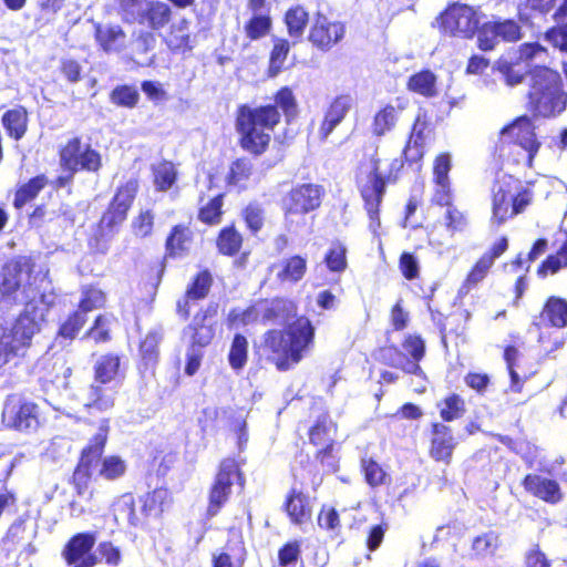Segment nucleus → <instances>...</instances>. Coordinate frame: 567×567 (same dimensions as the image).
Segmentation results:
<instances>
[{"mask_svg":"<svg viewBox=\"0 0 567 567\" xmlns=\"http://www.w3.org/2000/svg\"><path fill=\"white\" fill-rule=\"evenodd\" d=\"M166 43L172 50H186L190 48L188 22L186 20L172 25L166 37Z\"/></svg>","mask_w":567,"mask_h":567,"instance_id":"nucleus-44","label":"nucleus"},{"mask_svg":"<svg viewBox=\"0 0 567 567\" xmlns=\"http://www.w3.org/2000/svg\"><path fill=\"white\" fill-rule=\"evenodd\" d=\"M528 102L532 111L544 117L561 113L567 105L560 74L546 66H534L529 79Z\"/></svg>","mask_w":567,"mask_h":567,"instance_id":"nucleus-4","label":"nucleus"},{"mask_svg":"<svg viewBox=\"0 0 567 567\" xmlns=\"http://www.w3.org/2000/svg\"><path fill=\"white\" fill-rule=\"evenodd\" d=\"M120 375V358L107 354L101 357L94 365L95 382L105 385L115 381Z\"/></svg>","mask_w":567,"mask_h":567,"instance_id":"nucleus-30","label":"nucleus"},{"mask_svg":"<svg viewBox=\"0 0 567 567\" xmlns=\"http://www.w3.org/2000/svg\"><path fill=\"white\" fill-rule=\"evenodd\" d=\"M2 124L11 137L20 140L28 126L27 111L23 107L7 111L2 116Z\"/></svg>","mask_w":567,"mask_h":567,"instance_id":"nucleus-31","label":"nucleus"},{"mask_svg":"<svg viewBox=\"0 0 567 567\" xmlns=\"http://www.w3.org/2000/svg\"><path fill=\"white\" fill-rule=\"evenodd\" d=\"M501 545L499 535L493 530L476 536L472 542L473 555L477 558L492 557Z\"/></svg>","mask_w":567,"mask_h":567,"instance_id":"nucleus-32","label":"nucleus"},{"mask_svg":"<svg viewBox=\"0 0 567 567\" xmlns=\"http://www.w3.org/2000/svg\"><path fill=\"white\" fill-rule=\"evenodd\" d=\"M487 32H496L501 40L513 42L522 38L519 24L514 20L489 21Z\"/></svg>","mask_w":567,"mask_h":567,"instance_id":"nucleus-43","label":"nucleus"},{"mask_svg":"<svg viewBox=\"0 0 567 567\" xmlns=\"http://www.w3.org/2000/svg\"><path fill=\"white\" fill-rule=\"evenodd\" d=\"M216 319L210 310L198 312L195 315L192 323L186 328L185 333L188 334L194 344L199 347L208 346L215 337Z\"/></svg>","mask_w":567,"mask_h":567,"instance_id":"nucleus-19","label":"nucleus"},{"mask_svg":"<svg viewBox=\"0 0 567 567\" xmlns=\"http://www.w3.org/2000/svg\"><path fill=\"white\" fill-rule=\"evenodd\" d=\"M114 320L111 315H101L99 316L93 327L87 331L85 337L94 339L96 342H104L110 339L109 328L112 321Z\"/></svg>","mask_w":567,"mask_h":567,"instance_id":"nucleus-55","label":"nucleus"},{"mask_svg":"<svg viewBox=\"0 0 567 567\" xmlns=\"http://www.w3.org/2000/svg\"><path fill=\"white\" fill-rule=\"evenodd\" d=\"M545 53V50L535 43H526L518 50L499 58L494 70L501 75L502 81L509 87L522 84L526 76L532 78L534 66L532 62Z\"/></svg>","mask_w":567,"mask_h":567,"instance_id":"nucleus-7","label":"nucleus"},{"mask_svg":"<svg viewBox=\"0 0 567 567\" xmlns=\"http://www.w3.org/2000/svg\"><path fill=\"white\" fill-rule=\"evenodd\" d=\"M326 264L331 271L341 272L347 267L346 248L336 244L326 256Z\"/></svg>","mask_w":567,"mask_h":567,"instance_id":"nucleus-58","label":"nucleus"},{"mask_svg":"<svg viewBox=\"0 0 567 567\" xmlns=\"http://www.w3.org/2000/svg\"><path fill=\"white\" fill-rule=\"evenodd\" d=\"M504 141H509L520 145L528 154V163L539 148V143L534 133V126L527 116L515 120L512 124L504 127L501 132Z\"/></svg>","mask_w":567,"mask_h":567,"instance_id":"nucleus-15","label":"nucleus"},{"mask_svg":"<svg viewBox=\"0 0 567 567\" xmlns=\"http://www.w3.org/2000/svg\"><path fill=\"white\" fill-rule=\"evenodd\" d=\"M47 312L45 303H30L10 328L0 327V369L25 355L33 337L41 330Z\"/></svg>","mask_w":567,"mask_h":567,"instance_id":"nucleus-2","label":"nucleus"},{"mask_svg":"<svg viewBox=\"0 0 567 567\" xmlns=\"http://www.w3.org/2000/svg\"><path fill=\"white\" fill-rule=\"evenodd\" d=\"M440 29L453 37L471 38L478 28V17L473 8L454 3L437 19Z\"/></svg>","mask_w":567,"mask_h":567,"instance_id":"nucleus-9","label":"nucleus"},{"mask_svg":"<svg viewBox=\"0 0 567 567\" xmlns=\"http://www.w3.org/2000/svg\"><path fill=\"white\" fill-rule=\"evenodd\" d=\"M44 281V277L40 279V285L37 284L35 277L31 281L30 267L27 261H11L3 268L0 282L1 298L2 300L12 298L17 302H24V309L30 303L39 306L45 303L49 309L53 302V297L40 292V287Z\"/></svg>","mask_w":567,"mask_h":567,"instance_id":"nucleus-5","label":"nucleus"},{"mask_svg":"<svg viewBox=\"0 0 567 567\" xmlns=\"http://www.w3.org/2000/svg\"><path fill=\"white\" fill-rule=\"evenodd\" d=\"M408 89L423 96H434L436 95V76L431 71H421L409 79Z\"/></svg>","mask_w":567,"mask_h":567,"instance_id":"nucleus-35","label":"nucleus"},{"mask_svg":"<svg viewBox=\"0 0 567 567\" xmlns=\"http://www.w3.org/2000/svg\"><path fill=\"white\" fill-rule=\"evenodd\" d=\"M190 231L185 226H175L166 240V250L169 256H181L188 250Z\"/></svg>","mask_w":567,"mask_h":567,"instance_id":"nucleus-36","label":"nucleus"},{"mask_svg":"<svg viewBox=\"0 0 567 567\" xmlns=\"http://www.w3.org/2000/svg\"><path fill=\"white\" fill-rule=\"evenodd\" d=\"M512 179L498 183L494 188L493 195V218L497 223H503L507 217L512 216L511 203H513V195L511 194L509 186Z\"/></svg>","mask_w":567,"mask_h":567,"instance_id":"nucleus-27","label":"nucleus"},{"mask_svg":"<svg viewBox=\"0 0 567 567\" xmlns=\"http://www.w3.org/2000/svg\"><path fill=\"white\" fill-rule=\"evenodd\" d=\"M334 433V425L328 419H322L310 431V440L316 445L330 446L332 442V434Z\"/></svg>","mask_w":567,"mask_h":567,"instance_id":"nucleus-50","label":"nucleus"},{"mask_svg":"<svg viewBox=\"0 0 567 567\" xmlns=\"http://www.w3.org/2000/svg\"><path fill=\"white\" fill-rule=\"evenodd\" d=\"M95 38L106 52H118L125 47L126 37L118 25H97Z\"/></svg>","mask_w":567,"mask_h":567,"instance_id":"nucleus-29","label":"nucleus"},{"mask_svg":"<svg viewBox=\"0 0 567 567\" xmlns=\"http://www.w3.org/2000/svg\"><path fill=\"white\" fill-rule=\"evenodd\" d=\"M248 341L241 334H236L228 354L229 364L235 370H240L247 362Z\"/></svg>","mask_w":567,"mask_h":567,"instance_id":"nucleus-45","label":"nucleus"},{"mask_svg":"<svg viewBox=\"0 0 567 567\" xmlns=\"http://www.w3.org/2000/svg\"><path fill=\"white\" fill-rule=\"evenodd\" d=\"M353 99L350 95H340L330 104L319 128L321 140H326L332 131L342 122L352 107Z\"/></svg>","mask_w":567,"mask_h":567,"instance_id":"nucleus-20","label":"nucleus"},{"mask_svg":"<svg viewBox=\"0 0 567 567\" xmlns=\"http://www.w3.org/2000/svg\"><path fill=\"white\" fill-rule=\"evenodd\" d=\"M154 215L150 210L141 212L133 220V231L138 237H146L152 233Z\"/></svg>","mask_w":567,"mask_h":567,"instance_id":"nucleus-64","label":"nucleus"},{"mask_svg":"<svg viewBox=\"0 0 567 567\" xmlns=\"http://www.w3.org/2000/svg\"><path fill=\"white\" fill-rule=\"evenodd\" d=\"M110 431V420L103 417L99 421L97 431L92 437L89 446L83 450L82 457L79 465L78 473L81 472L82 468H89L93 461L99 460L102 455L104 445L107 440V434Z\"/></svg>","mask_w":567,"mask_h":567,"instance_id":"nucleus-24","label":"nucleus"},{"mask_svg":"<svg viewBox=\"0 0 567 567\" xmlns=\"http://www.w3.org/2000/svg\"><path fill=\"white\" fill-rule=\"evenodd\" d=\"M542 316L553 327H567V301L556 297L549 298Z\"/></svg>","mask_w":567,"mask_h":567,"instance_id":"nucleus-33","label":"nucleus"},{"mask_svg":"<svg viewBox=\"0 0 567 567\" xmlns=\"http://www.w3.org/2000/svg\"><path fill=\"white\" fill-rule=\"evenodd\" d=\"M116 391L112 386L92 383L83 395V405L91 414L105 413L115 405Z\"/></svg>","mask_w":567,"mask_h":567,"instance_id":"nucleus-18","label":"nucleus"},{"mask_svg":"<svg viewBox=\"0 0 567 567\" xmlns=\"http://www.w3.org/2000/svg\"><path fill=\"white\" fill-rule=\"evenodd\" d=\"M402 167L403 163L399 158L371 157L359 169L357 181L370 219L369 228L373 234L381 226L379 206L385 193V184L395 181Z\"/></svg>","mask_w":567,"mask_h":567,"instance_id":"nucleus-1","label":"nucleus"},{"mask_svg":"<svg viewBox=\"0 0 567 567\" xmlns=\"http://www.w3.org/2000/svg\"><path fill=\"white\" fill-rule=\"evenodd\" d=\"M83 153L84 144L78 137L72 138L61 151L62 166L69 171H78Z\"/></svg>","mask_w":567,"mask_h":567,"instance_id":"nucleus-40","label":"nucleus"},{"mask_svg":"<svg viewBox=\"0 0 567 567\" xmlns=\"http://www.w3.org/2000/svg\"><path fill=\"white\" fill-rule=\"evenodd\" d=\"M136 192L137 182L135 181H130L120 187L110 208L102 216L101 224L106 227H113L122 223L125 219L127 210L134 200Z\"/></svg>","mask_w":567,"mask_h":567,"instance_id":"nucleus-17","label":"nucleus"},{"mask_svg":"<svg viewBox=\"0 0 567 567\" xmlns=\"http://www.w3.org/2000/svg\"><path fill=\"white\" fill-rule=\"evenodd\" d=\"M308 21V12L300 6L289 9L285 16L289 35L297 39L301 38L303 34Z\"/></svg>","mask_w":567,"mask_h":567,"instance_id":"nucleus-39","label":"nucleus"},{"mask_svg":"<svg viewBox=\"0 0 567 567\" xmlns=\"http://www.w3.org/2000/svg\"><path fill=\"white\" fill-rule=\"evenodd\" d=\"M95 536L90 533L78 534L68 543L63 556L71 567H94L97 558L91 554Z\"/></svg>","mask_w":567,"mask_h":567,"instance_id":"nucleus-16","label":"nucleus"},{"mask_svg":"<svg viewBox=\"0 0 567 567\" xmlns=\"http://www.w3.org/2000/svg\"><path fill=\"white\" fill-rule=\"evenodd\" d=\"M524 487L534 496L548 503H557L561 499L558 483L539 475H527L524 480Z\"/></svg>","mask_w":567,"mask_h":567,"instance_id":"nucleus-23","label":"nucleus"},{"mask_svg":"<svg viewBox=\"0 0 567 567\" xmlns=\"http://www.w3.org/2000/svg\"><path fill=\"white\" fill-rule=\"evenodd\" d=\"M289 50L290 45L287 40L281 39L275 43L269 61L268 72L270 76H277L281 72Z\"/></svg>","mask_w":567,"mask_h":567,"instance_id":"nucleus-49","label":"nucleus"},{"mask_svg":"<svg viewBox=\"0 0 567 567\" xmlns=\"http://www.w3.org/2000/svg\"><path fill=\"white\" fill-rule=\"evenodd\" d=\"M168 501V491L166 488H156L140 497L137 511L133 495L124 494L117 501L115 511L118 515L126 518L130 524L136 526L142 524L147 517L159 516Z\"/></svg>","mask_w":567,"mask_h":567,"instance_id":"nucleus-8","label":"nucleus"},{"mask_svg":"<svg viewBox=\"0 0 567 567\" xmlns=\"http://www.w3.org/2000/svg\"><path fill=\"white\" fill-rule=\"evenodd\" d=\"M126 465L118 456H109L103 460L100 475L106 480H114L124 474Z\"/></svg>","mask_w":567,"mask_h":567,"instance_id":"nucleus-56","label":"nucleus"},{"mask_svg":"<svg viewBox=\"0 0 567 567\" xmlns=\"http://www.w3.org/2000/svg\"><path fill=\"white\" fill-rule=\"evenodd\" d=\"M452 168V159L449 153L437 155L433 163V182H450L449 173Z\"/></svg>","mask_w":567,"mask_h":567,"instance_id":"nucleus-59","label":"nucleus"},{"mask_svg":"<svg viewBox=\"0 0 567 567\" xmlns=\"http://www.w3.org/2000/svg\"><path fill=\"white\" fill-rule=\"evenodd\" d=\"M440 415L451 422L463 416L465 413V402L458 394H451L439 403Z\"/></svg>","mask_w":567,"mask_h":567,"instance_id":"nucleus-42","label":"nucleus"},{"mask_svg":"<svg viewBox=\"0 0 567 567\" xmlns=\"http://www.w3.org/2000/svg\"><path fill=\"white\" fill-rule=\"evenodd\" d=\"M86 322V316L81 311L73 312L60 327L58 337L73 340Z\"/></svg>","mask_w":567,"mask_h":567,"instance_id":"nucleus-52","label":"nucleus"},{"mask_svg":"<svg viewBox=\"0 0 567 567\" xmlns=\"http://www.w3.org/2000/svg\"><path fill=\"white\" fill-rule=\"evenodd\" d=\"M223 207V196L215 195L199 208L198 218L206 224H217L220 221Z\"/></svg>","mask_w":567,"mask_h":567,"instance_id":"nucleus-51","label":"nucleus"},{"mask_svg":"<svg viewBox=\"0 0 567 567\" xmlns=\"http://www.w3.org/2000/svg\"><path fill=\"white\" fill-rule=\"evenodd\" d=\"M212 285V277L207 271L197 275L185 297L177 302V311L185 319L189 316V301L203 299L207 296Z\"/></svg>","mask_w":567,"mask_h":567,"instance_id":"nucleus-25","label":"nucleus"},{"mask_svg":"<svg viewBox=\"0 0 567 567\" xmlns=\"http://www.w3.org/2000/svg\"><path fill=\"white\" fill-rule=\"evenodd\" d=\"M219 250L225 255L236 254L241 246V236L234 228H225L217 241Z\"/></svg>","mask_w":567,"mask_h":567,"instance_id":"nucleus-53","label":"nucleus"},{"mask_svg":"<svg viewBox=\"0 0 567 567\" xmlns=\"http://www.w3.org/2000/svg\"><path fill=\"white\" fill-rule=\"evenodd\" d=\"M257 310L255 307L239 310L235 309L228 315V324L231 329H238L247 326L257 319Z\"/></svg>","mask_w":567,"mask_h":567,"instance_id":"nucleus-60","label":"nucleus"},{"mask_svg":"<svg viewBox=\"0 0 567 567\" xmlns=\"http://www.w3.org/2000/svg\"><path fill=\"white\" fill-rule=\"evenodd\" d=\"M111 100L113 103L132 107L134 106L138 101V93L135 89L130 86H121L115 89L111 94Z\"/></svg>","mask_w":567,"mask_h":567,"instance_id":"nucleus-62","label":"nucleus"},{"mask_svg":"<svg viewBox=\"0 0 567 567\" xmlns=\"http://www.w3.org/2000/svg\"><path fill=\"white\" fill-rule=\"evenodd\" d=\"M456 443L451 429L444 424H434L431 456L436 461L449 463Z\"/></svg>","mask_w":567,"mask_h":567,"instance_id":"nucleus-22","label":"nucleus"},{"mask_svg":"<svg viewBox=\"0 0 567 567\" xmlns=\"http://www.w3.org/2000/svg\"><path fill=\"white\" fill-rule=\"evenodd\" d=\"M403 110L404 105L402 103L396 106L392 104L384 105L373 117L372 133L377 136H383L391 132L395 127L399 116Z\"/></svg>","mask_w":567,"mask_h":567,"instance_id":"nucleus-26","label":"nucleus"},{"mask_svg":"<svg viewBox=\"0 0 567 567\" xmlns=\"http://www.w3.org/2000/svg\"><path fill=\"white\" fill-rule=\"evenodd\" d=\"M362 467L369 485L379 486L384 483L386 474L377 462L373 460H364Z\"/></svg>","mask_w":567,"mask_h":567,"instance_id":"nucleus-61","label":"nucleus"},{"mask_svg":"<svg viewBox=\"0 0 567 567\" xmlns=\"http://www.w3.org/2000/svg\"><path fill=\"white\" fill-rule=\"evenodd\" d=\"M492 266L491 257L482 256L468 272L458 293L467 295L471 289L476 287L487 276Z\"/></svg>","mask_w":567,"mask_h":567,"instance_id":"nucleus-37","label":"nucleus"},{"mask_svg":"<svg viewBox=\"0 0 567 567\" xmlns=\"http://www.w3.org/2000/svg\"><path fill=\"white\" fill-rule=\"evenodd\" d=\"M238 465L234 460L221 462L215 483L209 493V504L207 507L208 516H215L221 506L227 502L231 486L235 482H240Z\"/></svg>","mask_w":567,"mask_h":567,"instance_id":"nucleus-11","label":"nucleus"},{"mask_svg":"<svg viewBox=\"0 0 567 567\" xmlns=\"http://www.w3.org/2000/svg\"><path fill=\"white\" fill-rule=\"evenodd\" d=\"M427 123L419 115L413 124L403 154L409 162H417L424 156V147L430 136Z\"/></svg>","mask_w":567,"mask_h":567,"instance_id":"nucleus-21","label":"nucleus"},{"mask_svg":"<svg viewBox=\"0 0 567 567\" xmlns=\"http://www.w3.org/2000/svg\"><path fill=\"white\" fill-rule=\"evenodd\" d=\"M313 334L315 329L309 319L300 317L289 323L285 332L276 330L268 332L265 339V348L278 358L290 359L293 363H297L312 343Z\"/></svg>","mask_w":567,"mask_h":567,"instance_id":"nucleus-6","label":"nucleus"},{"mask_svg":"<svg viewBox=\"0 0 567 567\" xmlns=\"http://www.w3.org/2000/svg\"><path fill=\"white\" fill-rule=\"evenodd\" d=\"M286 511L290 519L296 524L306 522L311 515L307 497L302 493H297L295 491L287 501Z\"/></svg>","mask_w":567,"mask_h":567,"instance_id":"nucleus-34","label":"nucleus"},{"mask_svg":"<svg viewBox=\"0 0 567 567\" xmlns=\"http://www.w3.org/2000/svg\"><path fill=\"white\" fill-rule=\"evenodd\" d=\"M275 101L276 104L284 111L288 120L296 116L297 101L291 89L285 86L281 90H279Z\"/></svg>","mask_w":567,"mask_h":567,"instance_id":"nucleus-57","label":"nucleus"},{"mask_svg":"<svg viewBox=\"0 0 567 567\" xmlns=\"http://www.w3.org/2000/svg\"><path fill=\"white\" fill-rule=\"evenodd\" d=\"M271 27V20L269 16L254 12L250 20L245 25V32L250 40H257L265 37Z\"/></svg>","mask_w":567,"mask_h":567,"instance_id":"nucleus-46","label":"nucleus"},{"mask_svg":"<svg viewBox=\"0 0 567 567\" xmlns=\"http://www.w3.org/2000/svg\"><path fill=\"white\" fill-rule=\"evenodd\" d=\"M346 34V25L330 20L323 14H317L309 32V41L321 51H329L338 44Z\"/></svg>","mask_w":567,"mask_h":567,"instance_id":"nucleus-13","label":"nucleus"},{"mask_svg":"<svg viewBox=\"0 0 567 567\" xmlns=\"http://www.w3.org/2000/svg\"><path fill=\"white\" fill-rule=\"evenodd\" d=\"M48 179L45 176L40 175L30 179L27 184L22 185L16 193L14 206L21 208L28 202L32 200L39 192L47 185Z\"/></svg>","mask_w":567,"mask_h":567,"instance_id":"nucleus-41","label":"nucleus"},{"mask_svg":"<svg viewBox=\"0 0 567 567\" xmlns=\"http://www.w3.org/2000/svg\"><path fill=\"white\" fill-rule=\"evenodd\" d=\"M2 416L9 426L17 430H34L38 427V406L31 402H23L19 399L7 401Z\"/></svg>","mask_w":567,"mask_h":567,"instance_id":"nucleus-14","label":"nucleus"},{"mask_svg":"<svg viewBox=\"0 0 567 567\" xmlns=\"http://www.w3.org/2000/svg\"><path fill=\"white\" fill-rule=\"evenodd\" d=\"M444 224L449 231H462L467 226V217L454 205H449L444 214Z\"/></svg>","mask_w":567,"mask_h":567,"instance_id":"nucleus-54","label":"nucleus"},{"mask_svg":"<svg viewBox=\"0 0 567 567\" xmlns=\"http://www.w3.org/2000/svg\"><path fill=\"white\" fill-rule=\"evenodd\" d=\"M153 175L156 189L165 192L176 182L177 171L173 163L163 161L153 166Z\"/></svg>","mask_w":567,"mask_h":567,"instance_id":"nucleus-38","label":"nucleus"},{"mask_svg":"<svg viewBox=\"0 0 567 567\" xmlns=\"http://www.w3.org/2000/svg\"><path fill=\"white\" fill-rule=\"evenodd\" d=\"M96 551L101 560L105 561L107 565L117 566L121 563V549L111 542L100 543Z\"/></svg>","mask_w":567,"mask_h":567,"instance_id":"nucleus-63","label":"nucleus"},{"mask_svg":"<svg viewBox=\"0 0 567 567\" xmlns=\"http://www.w3.org/2000/svg\"><path fill=\"white\" fill-rule=\"evenodd\" d=\"M322 189L318 185L303 184L291 189L284 199L286 217L305 215L321 204Z\"/></svg>","mask_w":567,"mask_h":567,"instance_id":"nucleus-12","label":"nucleus"},{"mask_svg":"<svg viewBox=\"0 0 567 567\" xmlns=\"http://www.w3.org/2000/svg\"><path fill=\"white\" fill-rule=\"evenodd\" d=\"M281 282H297L302 279L307 270V261L301 256H293L272 267Z\"/></svg>","mask_w":567,"mask_h":567,"instance_id":"nucleus-28","label":"nucleus"},{"mask_svg":"<svg viewBox=\"0 0 567 567\" xmlns=\"http://www.w3.org/2000/svg\"><path fill=\"white\" fill-rule=\"evenodd\" d=\"M122 7L126 14L154 30L163 28L172 13L169 6L161 1L123 0Z\"/></svg>","mask_w":567,"mask_h":567,"instance_id":"nucleus-10","label":"nucleus"},{"mask_svg":"<svg viewBox=\"0 0 567 567\" xmlns=\"http://www.w3.org/2000/svg\"><path fill=\"white\" fill-rule=\"evenodd\" d=\"M105 300L106 298L102 290L94 287L84 288L78 311H81L85 316L89 311L102 308Z\"/></svg>","mask_w":567,"mask_h":567,"instance_id":"nucleus-48","label":"nucleus"},{"mask_svg":"<svg viewBox=\"0 0 567 567\" xmlns=\"http://www.w3.org/2000/svg\"><path fill=\"white\" fill-rule=\"evenodd\" d=\"M279 121L280 113L274 105L256 109L240 106L236 128L240 134L241 147L256 155L264 153L271 140L270 133Z\"/></svg>","mask_w":567,"mask_h":567,"instance_id":"nucleus-3","label":"nucleus"},{"mask_svg":"<svg viewBox=\"0 0 567 567\" xmlns=\"http://www.w3.org/2000/svg\"><path fill=\"white\" fill-rule=\"evenodd\" d=\"M252 173V164L246 158H240L231 164L227 179L230 185L245 186Z\"/></svg>","mask_w":567,"mask_h":567,"instance_id":"nucleus-47","label":"nucleus"}]
</instances>
